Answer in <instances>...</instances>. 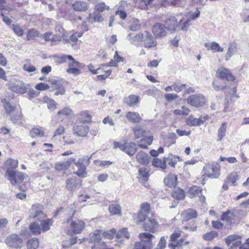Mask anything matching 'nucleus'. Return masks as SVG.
Listing matches in <instances>:
<instances>
[{
    "instance_id": "1",
    "label": "nucleus",
    "mask_w": 249,
    "mask_h": 249,
    "mask_svg": "<svg viewBox=\"0 0 249 249\" xmlns=\"http://www.w3.org/2000/svg\"><path fill=\"white\" fill-rule=\"evenodd\" d=\"M6 245L12 249H20L23 245V240L19 235L13 233L8 235L4 241Z\"/></svg>"
},
{
    "instance_id": "2",
    "label": "nucleus",
    "mask_w": 249,
    "mask_h": 249,
    "mask_svg": "<svg viewBox=\"0 0 249 249\" xmlns=\"http://www.w3.org/2000/svg\"><path fill=\"white\" fill-rule=\"evenodd\" d=\"M5 176L13 185L21 183L24 178V174L22 173L11 169L6 170Z\"/></svg>"
},
{
    "instance_id": "3",
    "label": "nucleus",
    "mask_w": 249,
    "mask_h": 249,
    "mask_svg": "<svg viewBox=\"0 0 249 249\" xmlns=\"http://www.w3.org/2000/svg\"><path fill=\"white\" fill-rule=\"evenodd\" d=\"M187 102L191 106L197 107L203 106L206 102V100L203 95L194 94L187 98Z\"/></svg>"
},
{
    "instance_id": "4",
    "label": "nucleus",
    "mask_w": 249,
    "mask_h": 249,
    "mask_svg": "<svg viewBox=\"0 0 249 249\" xmlns=\"http://www.w3.org/2000/svg\"><path fill=\"white\" fill-rule=\"evenodd\" d=\"M89 131V127L85 124H77L75 125L72 128L73 135L77 137H86L88 135Z\"/></svg>"
},
{
    "instance_id": "5",
    "label": "nucleus",
    "mask_w": 249,
    "mask_h": 249,
    "mask_svg": "<svg viewBox=\"0 0 249 249\" xmlns=\"http://www.w3.org/2000/svg\"><path fill=\"white\" fill-rule=\"evenodd\" d=\"M167 28L163 25L160 23H156L153 26V33L156 37H162L167 34Z\"/></svg>"
},
{
    "instance_id": "6",
    "label": "nucleus",
    "mask_w": 249,
    "mask_h": 249,
    "mask_svg": "<svg viewBox=\"0 0 249 249\" xmlns=\"http://www.w3.org/2000/svg\"><path fill=\"white\" fill-rule=\"evenodd\" d=\"M143 41L145 48H151L157 45V42L151 34L147 31L143 33Z\"/></svg>"
},
{
    "instance_id": "7",
    "label": "nucleus",
    "mask_w": 249,
    "mask_h": 249,
    "mask_svg": "<svg viewBox=\"0 0 249 249\" xmlns=\"http://www.w3.org/2000/svg\"><path fill=\"white\" fill-rule=\"evenodd\" d=\"M159 226L158 223L153 217H148L144 222L143 227L145 231L154 232L155 229Z\"/></svg>"
},
{
    "instance_id": "8",
    "label": "nucleus",
    "mask_w": 249,
    "mask_h": 249,
    "mask_svg": "<svg viewBox=\"0 0 249 249\" xmlns=\"http://www.w3.org/2000/svg\"><path fill=\"white\" fill-rule=\"evenodd\" d=\"M44 215L43 213V206L39 204H35L32 205L31 209L30 210V216L33 218H39Z\"/></svg>"
},
{
    "instance_id": "9",
    "label": "nucleus",
    "mask_w": 249,
    "mask_h": 249,
    "mask_svg": "<svg viewBox=\"0 0 249 249\" xmlns=\"http://www.w3.org/2000/svg\"><path fill=\"white\" fill-rule=\"evenodd\" d=\"M216 76L223 80L227 81H233V76L231 71L225 68H221L218 70L216 72Z\"/></svg>"
},
{
    "instance_id": "10",
    "label": "nucleus",
    "mask_w": 249,
    "mask_h": 249,
    "mask_svg": "<svg viewBox=\"0 0 249 249\" xmlns=\"http://www.w3.org/2000/svg\"><path fill=\"white\" fill-rule=\"evenodd\" d=\"M137 150V144L134 142H124L123 151L130 156L135 155Z\"/></svg>"
},
{
    "instance_id": "11",
    "label": "nucleus",
    "mask_w": 249,
    "mask_h": 249,
    "mask_svg": "<svg viewBox=\"0 0 249 249\" xmlns=\"http://www.w3.org/2000/svg\"><path fill=\"white\" fill-rule=\"evenodd\" d=\"M71 226L72 231L75 234H78L82 232L85 226V223L81 220H77L71 222Z\"/></svg>"
},
{
    "instance_id": "12",
    "label": "nucleus",
    "mask_w": 249,
    "mask_h": 249,
    "mask_svg": "<svg viewBox=\"0 0 249 249\" xmlns=\"http://www.w3.org/2000/svg\"><path fill=\"white\" fill-rule=\"evenodd\" d=\"M10 89L15 92L21 94L25 93L26 91L24 84L21 81H17L15 83L11 84Z\"/></svg>"
},
{
    "instance_id": "13",
    "label": "nucleus",
    "mask_w": 249,
    "mask_h": 249,
    "mask_svg": "<svg viewBox=\"0 0 249 249\" xmlns=\"http://www.w3.org/2000/svg\"><path fill=\"white\" fill-rule=\"evenodd\" d=\"M203 171L204 174L211 178H216L219 175L218 169L216 167L209 165H206L203 168Z\"/></svg>"
},
{
    "instance_id": "14",
    "label": "nucleus",
    "mask_w": 249,
    "mask_h": 249,
    "mask_svg": "<svg viewBox=\"0 0 249 249\" xmlns=\"http://www.w3.org/2000/svg\"><path fill=\"white\" fill-rule=\"evenodd\" d=\"M75 160V158H71L67 159L64 161H60L56 163L55 165V168L57 170H62L68 169L71 163L74 162Z\"/></svg>"
},
{
    "instance_id": "15",
    "label": "nucleus",
    "mask_w": 249,
    "mask_h": 249,
    "mask_svg": "<svg viewBox=\"0 0 249 249\" xmlns=\"http://www.w3.org/2000/svg\"><path fill=\"white\" fill-rule=\"evenodd\" d=\"M220 219L225 222L227 226H231L233 220V212L228 210L221 215Z\"/></svg>"
},
{
    "instance_id": "16",
    "label": "nucleus",
    "mask_w": 249,
    "mask_h": 249,
    "mask_svg": "<svg viewBox=\"0 0 249 249\" xmlns=\"http://www.w3.org/2000/svg\"><path fill=\"white\" fill-rule=\"evenodd\" d=\"M143 34H138L132 37V34H129L127 35L126 39L128 40L130 42L134 45L139 46L143 41Z\"/></svg>"
},
{
    "instance_id": "17",
    "label": "nucleus",
    "mask_w": 249,
    "mask_h": 249,
    "mask_svg": "<svg viewBox=\"0 0 249 249\" xmlns=\"http://www.w3.org/2000/svg\"><path fill=\"white\" fill-rule=\"evenodd\" d=\"M140 97L138 95L131 94L124 98V102L130 107L136 105L139 102Z\"/></svg>"
},
{
    "instance_id": "18",
    "label": "nucleus",
    "mask_w": 249,
    "mask_h": 249,
    "mask_svg": "<svg viewBox=\"0 0 249 249\" xmlns=\"http://www.w3.org/2000/svg\"><path fill=\"white\" fill-rule=\"evenodd\" d=\"M137 161L141 164L147 165L149 162V157L147 154L142 151L138 152L136 156Z\"/></svg>"
},
{
    "instance_id": "19",
    "label": "nucleus",
    "mask_w": 249,
    "mask_h": 249,
    "mask_svg": "<svg viewBox=\"0 0 249 249\" xmlns=\"http://www.w3.org/2000/svg\"><path fill=\"white\" fill-rule=\"evenodd\" d=\"M72 7L75 11H86L89 6L88 3L83 1H77L75 2L72 5Z\"/></svg>"
},
{
    "instance_id": "20",
    "label": "nucleus",
    "mask_w": 249,
    "mask_h": 249,
    "mask_svg": "<svg viewBox=\"0 0 249 249\" xmlns=\"http://www.w3.org/2000/svg\"><path fill=\"white\" fill-rule=\"evenodd\" d=\"M197 214L196 210L192 209H189L181 213V216L183 220L188 221L193 218H195L197 217Z\"/></svg>"
},
{
    "instance_id": "21",
    "label": "nucleus",
    "mask_w": 249,
    "mask_h": 249,
    "mask_svg": "<svg viewBox=\"0 0 249 249\" xmlns=\"http://www.w3.org/2000/svg\"><path fill=\"white\" fill-rule=\"evenodd\" d=\"M165 23L166 28L170 31H175L178 25L177 19L175 17L168 18Z\"/></svg>"
},
{
    "instance_id": "22",
    "label": "nucleus",
    "mask_w": 249,
    "mask_h": 249,
    "mask_svg": "<svg viewBox=\"0 0 249 249\" xmlns=\"http://www.w3.org/2000/svg\"><path fill=\"white\" fill-rule=\"evenodd\" d=\"M177 177L174 174H170L164 179L165 185L170 188L174 187L177 185Z\"/></svg>"
},
{
    "instance_id": "23",
    "label": "nucleus",
    "mask_w": 249,
    "mask_h": 249,
    "mask_svg": "<svg viewBox=\"0 0 249 249\" xmlns=\"http://www.w3.org/2000/svg\"><path fill=\"white\" fill-rule=\"evenodd\" d=\"M204 46L208 50H211L213 53L222 52L223 51V49L220 47L218 43L215 42L206 43Z\"/></svg>"
},
{
    "instance_id": "24",
    "label": "nucleus",
    "mask_w": 249,
    "mask_h": 249,
    "mask_svg": "<svg viewBox=\"0 0 249 249\" xmlns=\"http://www.w3.org/2000/svg\"><path fill=\"white\" fill-rule=\"evenodd\" d=\"M153 140L152 136L144 137L138 142V145L141 148L145 149L152 143Z\"/></svg>"
},
{
    "instance_id": "25",
    "label": "nucleus",
    "mask_w": 249,
    "mask_h": 249,
    "mask_svg": "<svg viewBox=\"0 0 249 249\" xmlns=\"http://www.w3.org/2000/svg\"><path fill=\"white\" fill-rule=\"evenodd\" d=\"M126 118L129 122L133 123H138L142 119L139 113L130 111L127 113Z\"/></svg>"
},
{
    "instance_id": "26",
    "label": "nucleus",
    "mask_w": 249,
    "mask_h": 249,
    "mask_svg": "<svg viewBox=\"0 0 249 249\" xmlns=\"http://www.w3.org/2000/svg\"><path fill=\"white\" fill-rule=\"evenodd\" d=\"M172 196L176 199L181 200L184 198L185 195L182 189L178 187H175L172 192Z\"/></svg>"
},
{
    "instance_id": "27",
    "label": "nucleus",
    "mask_w": 249,
    "mask_h": 249,
    "mask_svg": "<svg viewBox=\"0 0 249 249\" xmlns=\"http://www.w3.org/2000/svg\"><path fill=\"white\" fill-rule=\"evenodd\" d=\"M234 247H238L239 249H249V238L242 243L240 238L234 235Z\"/></svg>"
},
{
    "instance_id": "28",
    "label": "nucleus",
    "mask_w": 249,
    "mask_h": 249,
    "mask_svg": "<svg viewBox=\"0 0 249 249\" xmlns=\"http://www.w3.org/2000/svg\"><path fill=\"white\" fill-rule=\"evenodd\" d=\"M30 135L32 138L42 137L45 136V133L42 127H34L30 130Z\"/></svg>"
},
{
    "instance_id": "29",
    "label": "nucleus",
    "mask_w": 249,
    "mask_h": 249,
    "mask_svg": "<svg viewBox=\"0 0 249 249\" xmlns=\"http://www.w3.org/2000/svg\"><path fill=\"white\" fill-rule=\"evenodd\" d=\"M151 242L150 241H141L135 244L133 249H151Z\"/></svg>"
},
{
    "instance_id": "30",
    "label": "nucleus",
    "mask_w": 249,
    "mask_h": 249,
    "mask_svg": "<svg viewBox=\"0 0 249 249\" xmlns=\"http://www.w3.org/2000/svg\"><path fill=\"white\" fill-rule=\"evenodd\" d=\"M1 103L3 104L4 107L8 115L12 113L15 109V107L11 104L9 101V99L3 98L1 100Z\"/></svg>"
},
{
    "instance_id": "31",
    "label": "nucleus",
    "mask_w": 249,
    "mask_h": 249,
    "mask_svg": "<svg viewBox=\"0 0 249 249\" xmlns=\"http://www.w3.org/2000/svg\"><path fill=\"white\" fill-rule=\"evenodd\" d=\"M77 186L75 178H70L66 181V188L70 191H73Z\"/></svg>"
},
{
    "instance_id": "32",
    "label": "nucleus",
    "mask_w": 249,
    "mask_h": 249,
    "mask_svg": "<svg viewBox=\"0 0 249 249\" xmlns=\"http://www.w3.org/2000/svg\"><path fill=\"white\" fill-rule=\"evenodd\" d=\"M108 210L111 215H121V208L118 204L110 205L108 207Z\"/></svg>"
},
{
    "instance_id": "33",
    "label": "nucleus",
    "mask_w": 249,
    "mask_h": 249,
    "mask_svg": "<svg viewBox=\"0 0 249 249\" xmlns=\"http://www.w3.org/2000/svg\"><path fill=\"white\" fill-rule=\"evenodd\" d=\"M202 189L200 187L194 185L191 187L189 190V196L190 197H194L201 194Z\"/></svg>"
},
{
    "instance_id": "34",
    "label": "nucleus",
    "mask_w": 249,
    "mask_h": 249,
    "mask_svg": "<svg viewBox=\"0 0 249 249\" xmlns=\"http://www.w3.org/2000/svg\"><path fill=\"white\" fill-rule=\"evenodd\" d=\"M152 165L156 167L160 168L162 169H164L166 167V165L165 164V158L162 159L155 158L152 161Z\"/></svg>"
},
{
    "instance_id": "35",
    "label": "nucleus",
    "mask_w": 249,
    "mask_h": 249,
    "mask_svg": "<svg viewBox=\"0 0 249 249\" xmlns=\"http://www.w3.org/2000/svg\"><path fill=\"white\" fill-rule=\"evenodd\" d=\"M101 239V234L98 231H96L95 232L90 234L89 238V242L95 244L100 242Z\"/></svg>"
},
{
    "instance_id": "36",
    "label": "nucleus",
    "mask_w": 249,
    "mask_h": 249,
    "mask_svg": "<svg viewBox=\"0 0 249 249\" xmlns=\"http://www.w3.org/2000/svg\"><path fill=\"white\" fill-rule=\"evenodd\" d=\"M18 162L17 160L8 159L6 161L5 164L7 167V170L8 169L13 170L16 168L18 166Z\"/></svg>"
},
{
    "instance_id": "37",
    "label": "nucleus",
    "mask_w": 249,
    "mask_h": 249,
    "mask_svg": "<svg viewBox=\"0 0 249 249\" xmlns=\"http://www.w3.org/2000/svg\"><path fill=\"white\" fill-rule=\"evenodd\" d=\"M39 246V241L36 238H33L28 241L27 249H36Z\"/></svg>"
},
{
    "instance_id": "38",
    "label": "nucleus",
    "mask_w": 249,
    "mask_h": 249,
    "mask_svg": "<svg viewBox=\"0 0 249 249\" xmlns=\"http://www.w3.org/2000/svg\"><path fill=\"white\" fill-rule=\"evenodd\" d=\"M30 231L33 234H38L41 233V228L39 224L36 222L31 223L29 226Z\"/></svg>"
},
{
    "instance_id": "39",
    "label": "nucleus",
    "mask_w": 249,
    "mask_h": 249,
    "mask_svg": "<svg viewBox=\"0 0 249 249\" xmlns=\"http://www.w3.org/2000/svg\"><path fill=\"white\" fill-rule=\"evenodd\" d=\"M133 132L136 139H139L144 136L145 131L140 126L136 125L133 128Z\"/></svg>"
},
{
    "instance_id": "40",
    "label": "nucleus",
    "mask_w": 249,
    "mask_h": 249,
    "mask_svg": "<svg viewBox=\"0 0 249 249\" xmlns=\"http://www.w3.org/2000/svg\"><path fill=\"white\" fill-rule=\"evenodd\" d=\"M52 224L53 221L50 219L43 220L41 223V231L44 232L49 230Z\"/></svg>"
},
{
    "instance_id": "41",
    "label": "nucleus",
    "mask_w": 249,
    "mask_h": 249,
    "mask_svg": "<svg viewBox=\"0 0 249 249\" xmlns=\"http://www.w3.org/2000/svg\"><path fill=\"white\" fill-rule=\"evenodd\" d=\"M89 18L95 22H101L103 21L104 18L101 14L96 12L89 14Z\"/></svg>"
},
{
    "instance_id": "42",
    "label": "nucleus",
    "mask_w": 249,
    "mask_h": 249,
    "mask_svg": "<svg viewBox=\"0 0 249 249\" xmlns=\"http://www.w3.org/2000/svg\"><path fill=\"white\" fill-rule=\"evenodd\" d=\"M39 36V32L35 29H30L27 33V40L34 39L35 37Z\"/></svg>"
},
{
    "instance_id": "43",
    "label": "nucleus",
    "mask_w": 249,
    "mask_h": 249,
    "mask_svg": "<svg viewBox=\"0 0 249 249\" xmlns=\"http://www.w3.org/2000/svg\"><path fill=\"white\" fill-rule=\"evenodd\" d=\"M227 123L224 122L221 125L218 131V141H221L225 136Z\"/></svg>"
},
{
    "instance_id": "44",
    "label": "nucleus",
    "mask_w": 249,
    "mask_h": 249,
    "mask_svg": "<svg viewBox=\"0 0 249 249\" xmlns=\"http://www.w3.org/2000/svg\"><path fill=\"white\" fill-rule=\"evenodd\" d=\"M184 239L181 238L175 243H170L168 245V247L170 249H175L176 247L182 246V245H186L189 243V242L186 241L183 243Z\"/></svg>"
},
{
    "instance_id": "45",
    "label": "nucleus",
    "mask_w": 249,
    "mask_h": 249,
    "mask_svg": "<svg viewBox=\"0 0 249 249\" xmlns=\"http://www.w3.org/2000/svg\"><path fill=\"white\" fill-rule=\"evenodd\" d=\"M225 183L223 185V189L226 190L228 188V185H233V175L232 174L228 175L225 179Z\"/></svg>"
},
{
    "instance_id": "46",
    "label": "nucleus",
    "mask_w": 249,
    "mask_h": 249,
    "mask_svg": "<svg viewBox=\"0 0 249 249\" xmlns=\"http://www.w3.org/2000/svg\"><path fill=\"white\" fill-rule=\"evenodd\" d=\"M130 234L127 231V228H123L119 231L116 234V237L118 239L124 237L125 238H129Z\"/></svg>"
},
{
    "instance_id": "47",
    "label": "nucleus",
    "mask_w": 249,
    "mask_h": 249,
    "mask_svg": "<svg viewBox=\"0 0 249 249\" xmlns=\"http://www.w3.org/2000/svg\"><path fill=\"white\" fill-rule=\"evenodd\" d=\"M80 116L81 117V121L83 123L89 122L91 120V116L89 114L88 111H82L80 114Z\"/></svg>"
},
{
    "instance_id": "48",
    "label": "nucleus",
    "mask_w": 249,
    "mask_h": 249,
    "mask_svg": "<svg viewBox=\"0 0 249 249\" xmlns=\"http://www.w3.org/2000/svg\"><path fill=\"white\" fill-rule=\"evenodd\" d=\"M190 112V110L185 106H182L181 109H175L174 113L175 115H187Z\"/></svg>"
},
{
    "instance_id": "49",
    "label": "nucleus",
    "mask_w": 249,
    "mask_h": 249,
    "mask_svg": "<svg viewBox=\"0 0 249 249\" xmlns=\"http://www.w3.org/2000/svg\"><path fill=\"white\" fill-rule=\"evenodd\" d=\"M11 120L14 123H18L22 119V115L20 111L16 114L11 113L10 115Z\"/></svg>"
},
{
    "instance_id": "50",
    "label": "nucleus",
    "mask_w": 249,
    "mask_h": 249,
    "mask_svg": "<svg viewBox=\"0 0 249 249\" xmlns=\"http://www.w3.org/2000/svg\"><path fill=\"white\" fill-rule=\"evenodd\" d=\"M23 68L25 71L28 72H34L36 70V68L31 64L29 60H26V63L23 65Z\"/></svg>"
},
{
    "instance_id": "51",
    "label": "nucleus",
    "mask_w": 249,
    "mask_h": 249,
    "mask_svg": "<svg viewBox=\"0 0 249 249\" xmlns=\"http://www.w3.org/2000/svg\"><path fill=\"white\" fill-rule=\"evenodd\" d=\"M218 236V233L215 231H212L206 233L203 236V238L206 240H210Z\"/></svg>"
},
{
    "instance_id": "52",
    "label": "nucleus",
    "mask_w": 249,
    "mask_h": 249,
    "mask_svg": "<svg viewBox=\"0 0 249 249\" xmlns=\"http://www.w3.org/2000/svg\"><path fill=\"white\" fill-rule=\"evenodd\" d=\"M11 28L14 33L18 36H22L24 34V31L18 25L12 24Z\"/></svg>"
},
{
    "instance_id": "53",
    "label": "nucleus",
    "mask_w": 249,
    "mask_h": 249,
    "mask_svg": "<svg viewBox=\"0 0 249 249\" xmlns=\"http://www.w3.org/2000/svg\"><path fill=\"white\" fill-rule=\"evenodd\" d=\"M225 242L228 249H232L233 247V235L231 234L226 237Z\"/></svg>"
},
{
    "instance_id": "54",
    "label": "nucleus",
    "mask_w": 249,
    "mask_h": 249,
    "mask_svg": "<svg viewBox=\"0 0 249 249\" xmlns=\"http://www.w3.org/2000/svg\"><path fill=\"white\" fill-rule=\"evenodd\" d=\"M141 27L139 21L137 19H135L133 20L132 24L130 25L129 29L131 31H136L139 30Z\"/></svg>"
},
{
    "instance_id": "55",
    "label": "nucleus",
    "mask_w": 249,
    "mask_h": 249,
    "mask_svg": "<svg viewBox=\"0 0 249 249\" xmlns=\"http://www.w3.org/2000/svg\"><path fill=\"white\" fill-rule=\"evenodd\" d=\"M187 124L190 126H198L197 118L190 116L186 121Z\"/></svg>"
},
{
    "instance_id": "56",
    "label": "nucleus",
    "mask_w": 249,
    "mask_h": 249,
    "mask_svg": "<svg viewBox=\"0 0 249 249\" xmlns=\"http://www.w3.org/2000/svg\"><path fill=\"white\" fill-rule=\"evenodd\" d=\"M72 110L69 107H65L57 112V115L59 117L62 116H68L71 114Z\"/></svg>"
},
{
    "instance_id": "57",
    "label": "nucleus",
    "mask_w": 249,
    "mask_h": 249,
    "mask_svg": "<svg viewBox=\"0 0 249 249\" xmlns=\"http://www.w3.org/2000/svg\"><path fill=\"white\" fill-rule=\"evenodd\" d=\"M95 9L99 12H102L105 10H108L109 6L106 5L104 2H100L95 5Z\"/></svg>"
},
{
    "instance_id": "58",
    "label": "nucleus",
    "mask_w": 249,
    "mask_h": 249,
    "mask_svg": "<svg viewBox=\"0 0 249 249\" xmlns=\"http://www.w3.org/2000/svg\"><path fill=\"white\" fill-rule=\"evenodd\" d=\"M141 241H150V239L154 237L153 235L149 233H141L139 235Z\"/></svg>"
},
{
    "instance_id": "59",
    "label": "nucleus",
    "mask_w": 249,
    "mask_h": 249,
    "mask_svg": "<svg viewBox=\"0 0 249 249\" xmlns=\"http://www.w3.org/2000/svg\"><path fill=\"white\" fill-rule=\"evenodd\" d=\"M54 89L56 91L54 93L55 95H58L59 94L63 95L65 92V89L61 84L59 86L56 87H54Z\"/></svg>"
},
{
    "instance_id": "60",
    "label": "nucleus",
    "mask_w": 249,
    "mask_h": 249,
    "mask_svg": "<svg viewBox=\"0 0 249 249\" xmlns=\"http://www.w3.org/2000/svg\"><path fill=\"white\" fill-rule=\"evenodd\" d=\"M116 232V230L115 229H112L109 231H105L103 233V235L104 237L107 238V239H112L114 237V235Z\"/></svg>"
},
{
    "instance_id": "61",
    "label": "nucleus",
    "mask_w": 249,
    "mask_h": 249,
    "mask_svg": "<svg viewBox=\"0 0 249 249\" xmlns=\"http://www.w3.org/2000/svg\"><path fill=\"white\" fill-rule=\"evenodd\" d=\"M86 167H81L78 168V169L76 172H74V173L76 175H77L78 176L81 177V178H84L86 177L87 176V172L86 171Z\"/></svg>"
},
{
    "instance_id": "62",
    "label": "nucleus",
    "mask_w": 249,
    "mask_h": 249,
    "mask_svg": "<svg viewBox=\"0 0 249 249\" xmlns=\"http://www.w3.org/2000/svg\"><path fill=\"white\" fill-rule=\"evenodd\" d=\"M65 131L64 127L62 125L59 126L54 132L53 139H54L57 136L61 135Z\"/></svg>"
},
{
    "instance_id": "63",
    "label": "nucleus",
    "mask_w": 249,
    "mask_h": 249,
    "mask_svg": "<svg viewBox=\"0 0 249 249\" xmlns=\"http://www.w3.org/2000/svg\"><path fill=\"white\" fill-rule=\"evenodd\" d=\"M141 210L140 211L144 213L147 214L149 213L150 205L147 203H143L141 206Z\"/></svg>"
},
{
    "instance_id": "64",
    "label": "nucleus",
    "mask_w": 249,
    "mask_h": 249,
    "mask_svg": "<svg viewBox=\"0 0 249 249\" xmlns=\"http://www.w3.org/2000/svg\"><path fill=\"white\" fill-rule=\"evenodd\" d=\"M50 88V86L46 84H44L43 83H40L37 84L35 88L36 89L38 90H44L48 89Z\"/></svg>"
}]
</instances>
